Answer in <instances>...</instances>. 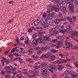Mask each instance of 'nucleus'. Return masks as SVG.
Instances as JSON below:
<instances>
[{
	"label": "nucleus",
	"mask_w": 78,
	"mask_h": 78,
	"mask_svg": "<svg viewBox=\"0 0 78 78\" xmlns=\"http://www.w3.org/2000/svg\"><path fill=\"white\" fill-rule=\"evenodd\" d=\"M52 2L54 3H56L57 5H52L50 8V10H48V11H55V12H58L59 11V6H61V3L59 0H53Z\"/></svg>",
	"instance_id": "f257e3e1"
},
{
	"label": "nucleus",
	"mask_w": 78,
	"mask_h": 78,
	"mask_svg": "<svg viewBox=\"0 0 78 78\" xmlns=\"http://www.w3.org/2000/svg\"><path fill=\"white\" fill-rule=\"evenodd\" d=\"M38 44H44L45 41L44 39L42 38H35L32 41V44L34 45H37V43Z\"/></svg>",
	"instance_id": "f03ea898"
},
{
	"label": "nucleus",
	"mask_w": 78,
	"mask_h": 78,
	"mask_svg": "<svg viewBox=\"0 0 78 78\" xmlns=\"http://www.w3.org/2000/svg\"><path fill=\"white\" fill-rule=\"evenodd\" d=\"M40 21L41 25L43 26L44 28H46L48 27H49V23L47 22H45L43 20L41 19H40Z\"/></svg>",
	"instance_id": "7ed1b4c3"
},
{
	"label": "nucleus",
	"mask_w": 78,
	"mask_h": 78,
	"mask_svg": "<svg viewBox=\"0 0 78 78\" xmlns=\"http://www.w3.org/2000/svg\"><path fill=\"white\" fill-rule=\"evenodd\" d=\"M71 33L72 34V35H70L69 36V37H70L71 38H72V39H73L75 41H77V39L75 38V37L76 36H77V35L78 34V32L76 31L74 32Z\"/></svg>",
	"instance_id": "20e7f679"
},
{
	"label": "nucleus",
	"mask_w": 78,
	"mask_h": 78,
	"mask_svg": "<svg viewBox=\"0 0 78 78\" xmlns=\"http://www.w3.org/2000/svg\"><path fill=\"white\" fill-rule=\"evenodd\" d=\"M69 9V12L70 13H73V9L74 8V5L73 3H69L68 6Z\"/></svg>",
	"instance_id": "39448f33"
},
{
	"label": "nucleus",
	"mask_w": 78,
	"mask_h": 78,
	"mask_svg": "<svg viewBox=\"0 0 78 78\" xmlns=\"http://www.w3.org/2000/svg\"><path fill=\"white\" fill-rule=\"evenodd\" d=\"M51 31L52 32V34H53L54 36H56V34H59V31L58 30H56V28H52L51 29Z\"/></svg>",
	"instance_id": "423d86ee"
},
{
	"label": "nucleus",
	"mask_w": 78,
	"mask_h": 78,
	"mask_svg": "<svg viewBox=\"0 0 78 78\" xmlns=\"http://www.w3.org/2000/svg\"><path fill=\"white\" fill-rule=\"evenodd\" d=\"M47 69L44 68H42L41 74L42 75H46L47 74Z\"/></svg>",
	"instance_id": "0eeeda50"
},
{
	"label": "nucleus",
	"mask_w": 78,
	"mask_h": 78,
	"mask_svg": "<svg viewBox=\"0 0 78 78\" xmlns=\"http://www.w3.org/2000/svg\"><path fill=\"white\" fill-rule=\"evenodd\" d=\"M50 9L47 11V13H48L47 15H50V16L52 17V18H53V17H55V13H54L53 12H51L50 13V12H51L52 11H54V10H52V11H50Z\"/></svg>",
	"instance_id": "6e6552de"
},
{
	"label": "nucleus",
	"mask_w": 78,
	"mask_h": 78,
	"mask_svg": "<svg viewBox=\"0 0 78 78\" xmlns=\"http://www.w3.org/2000/svg\"><path fill=\"white\" fill-rule=\"evenodd\" d=\"M56 48H59L61 46H62V45H64V44H63L62 43H61V41H58L56 43Z\"/></svg>",
	"instance_id": "1a4fd4ad"
},
{
	"label": "nucleus",
	"mask_w": 78,
	"mask_h": 78,
	"mask_svg": "<svg viewBox=\"0 0 78 78\" xmlns=\"http://www.w3.org/2000/svg\"><path fill=\"white\" fill-rule=\"evenodd\" d=\"M59 10H60V11H62V12H64L65 11H67V9H66V8L65 7V6L64 5H62L60 6L59 9Z\"/></svg>",
	"instance_id": "9d476101"
},
{
	"label": "nucleus",
	"mask_w": 78,
	"mask_h": 78,
	"mask_svg": "<svg viewBox=\"0 0 78 78\" xmlns=\"http://www.w3.org/2000/svg\"><path fill=\"white\" fill-rule=\"evenodd\" d=\"M16 76L18 78H22V72L21 71H18L16 74Z\"/></svg>",
	"instance_id": "9b49d317"
},
{
	"label": "nucleus",
	"mask_w": 78,
	"mask_h": 78,
	"mask_svg": "<svg viewBox=\"0 0 78 78\" xmlns=\"http://www.w3.org/2000/svg\"><path fill=\"white\" fill-rule=\"evenodd\" d=\"M63 69L64 66H63L60 65H57V69L58 70H59V71H61V70H62V69Z\"/></svg>",
	"instance_id": "f8f14e48"
},
{
	"label": "nucleus",
	"mask_w": 78,
	"mask_h": 78,
	"mask_svg": "<svg viewBox=\"0 0 78 78\" xmlns=\"http://www.w3.org/2000/svg\"><path fill=\"white\" fill-rule=\"evenodd\" d=\"M43 40L44 41H47V42H50V38L49 37L47 36H45L43 37Z\"/></svg>",
	"instance_id": "ddd939ff"
},
{
	"label": "nucleus",
	"mask_w": 78,
	"mask_h": 78,
	"mask_svg": "<svg viewBox=\"0 0 78 78\" xmlns=\"http://www.w3.org/2000/svg\"><path fill=\"white\" fill-rule=\"evenodd\" d=\"M34 26H38V25L40 23V20H37L34 22Z\"/></svg>",
	"instance_id": "4468645a"
},
{
	"label": "nucleus",
	"mask_w": 78,
	"mask_h": 78,
	"mask_svg": "<svg viewBox=\"0 0 78 78\" xmlns=\"http://www.w3.org/2000/svg\"><path fill=\"white\" fill-rule=\"evenodd\" d=\"M61 22V21L59 20V19L58 18H56L55 20L54 21V23L56 25H58Z\"/></svg>",
	"instance_id": "2eb2a0df"
},
{
	"label": "nucleus",
	"mask_w": 78,
	"mask_h": 78,
	"mask_svg": "<svg viewBox=\"0 0 78 78\" xmlns=\"http://www.w3.org/2000/svg\"><path fill=\"white\" fill-rule=\"evenodd\" d=\"M2 60H1V63L2 64V66H3L5 65V62H6L7 60L5 57H2Z\"/></svg>",
	"instance_id": "dca6fc26"
},
{
	"label": "nucleus",
	"mask_w": 78,
	"mask_h": 78,
	"mask_svg": "<svg viewBox=\"0 0 78 78\" xmlns=\"http://www.w3.org/2000/svg\"><path fill=\"white\" fill-rule=\"evenodd\" d=\"M65 44L66 45H68L66 47V48H70V47L72 45V43H71L70 42H69V43L68 42H66V41H65Z\"/></svg>",
	"instance_id": "f3484780"
},
{
	"label": "nucleus",
	"mask_w": 78,
	"mask_h": 78,
	"mask_svg": "<svg viewBox=\"0 0 78 78\" xmlns=\"http://www.w3.org/2000/svg\"><path fill=\"white\" fill-rule=\"evenodd\" d=\"M66 28L67 30L69 31L68 32H69V33H70L72 31V29H71V27H70V26L69 25L67 26H66Z\"/></svg>",
	"instance_id": "a211bd4d"
},
{
	"label": "nucleus",
	"mask_w": 78,
	"mask_h": 78,
	"mask_svg": "<svg viewBox=\"0 0 78 78\" xmlns=\"http://www.w3.org/2000/svg\"><path fill=\"white\" fill-rule=\"evenodd\" d=\"M50 47V46H45V47H43L41 48V50L42 51H44V50H47V49H49Z\"/></svg>",
	"instance_id": "6ab92c4d"
},
{
	"label": "nucleus",
	"mask_w": 78,
	"mask_h": 78,
	"mask_svg": "<svg viewBox=\"0 0 78 78\" xmlns=\"http://www.w3.org/2000/svg\"><path fill=\"white\" fill-rule=\"evenodd\" d=\"M12 69V66H6L4 68L5 70H6Z\"/></svg>",
	"instance_id": "aec40b11"
},
{
	"label": "nucleus",
	"mask_w": 78,
	"mask_h": 78,
	"mask_svg": "<svg viewBox=\"0 0 78 78\" xmlns=\"http://www.w3.org/2000/svg\"><path fill=\"white\" fill-rule=\"evenodd\" d=\"M32 58H33L34 59V60H37V59H38V58H39V56H38V55H36V56L35 55H33L32 56H31Z\"/></svg>",
	"instance_id": "412c9836"
},
{
	"label": "nucleus",
	"mask_w": 78,
	"mask_h": 78,
	"mask_svg": "<svg viewBox=\"0 0 78 78\" xmlns=\"http://www.w3.org/2000/svg\"><path fill=\"white\" fill-rule=\"evenodd\" d=\"M49 66L50 67H51L52 69H54V70H55L56 69V66L55 65H54L53 64H50L49 65Z\"/></svg>",
	"instance_id": "4be33fe9"
},
{
	"label": "nucleus",
	"mask_w": 78,
	"mask_h": 78,
	"mask_svg": "<svg viewBox=\"0 0 78 78\" xmlns=\"http://www.w3.org/2000/svg\"><path fill=\"white\" fill-rule=\"evenodd\" d=\"M36 30L38 31V32H43L42 28L41 27H37L36 28Z\"/></svg>",
	"instance_id": "5701e85b"
},
{
	"label": "nucleus",
	"mask_w": 78,
	"mask_h": 78,
	"mask_svg": "<svg viewBox=\"0 0 78 78\" xmlns=\"http://www.w3.org/2000/svg\"><path fill=\"white\" fill-rule=\"evenodd\" d=\"M66 19L68 20H69V22H70L71 23V24H72V20L73 19L71 17H69V16H66Z\"/></svg>",
	"instance_id": "b1692460"
},
{
	"label": "nucleus",
	"mask_w": 78,
	"mask_h": 78,
	"mask_svg": "<svg viewBox=\"0 0 78 78\" xmlns=\"http://www.w3.org/2000/svg\"><path fill=\"white\" fill-rule=\"evenodd\" d=\"M45 58H48L51 56V53L48 52V54L44 55Z\"/></svg>",
	"instance_id": "393cba45"
},
{
	"label": "nucleus",
	"mask_w": 78,
	"mask_h": 78,
	"mask_svg": "<svg viewBox=\"0 0 78 78\" xmlns=\"http://www.w3.org/2000/svg\"><path fill=\"white\" fill-rule=\"evenodd\" d=\"M47 63H45V62H42L41 64V66L42 67H47Z\"/></svg>",
	"instance_id": "a878e982"
},
{
	"label": "nucleus",
	"mask_w": 78,
	"mask_h": 78,
	"mask_svg": "<svg viewBox=\"0 0 78 78\" xmlns=\"http://www.w3.org/2000/svg\"><path fill=\"white\" fill-rule=\"evenodd\" d=\"M38 36L40 37H44V34H43V32H38Z\"/></svg>",
	"instance_id": "bb28decb"
},
{
	"label": "nucleus",
	"mask_w": 78,
	"mask_h": 78,
	"mask_svg": "<svg viewBox=\"0 0 78 78\" xmlns=\"http://www.w3.org/2000/svg\"><path fill=\"white\" fill-rule=\"evenodd\" d=\"M56 39H57V40L61 39V41H62L64 40V38L62 37V36H61L60 35H58V36H57L56 37Z\"/></svg>",
	"instance_id": "cd10ccee"
},
{
	"label": "nucleus",
	"mask_w": 78,
	"mask_h": 78,
	"mask_svg": "<svg viewBox=\"0 0 78 78\" xmlns=\"http://www.w3.org/2000/svg\"><path fill=\"white\" fill-rule=\"evenodd\" d=\"M59 20H60L61 22L66 21V18H63V16H60Z\"/></svg>",
	"instance_id": "c85d7f7f"
},
{
	"label": "nucleus",
	"mask_w": 78,
	"mask_h": 78,
	"mask_svg": "<svg viewBox=\"0 0 78 78\" xmlns=\"http://www.w3.org/2000/svg\"><path fill=\"white\" fill-rule=\"evenodd\" d=\"M28 62H29V63L30 64H33V59H31L30 58H28L27 59Z\"/></svg>",
	"instance_id": "c756f323"
},
{
	"label": "nucleus",
	"mask_w": 78,
	"mask_h": 78,
	"mask_svg": "<svg viewBox=\"0 0 78 78\" xmlns=\"http://www.w3.org/2000/svg\"><path fill=\"white\" fill-rule=\"evenodd\" d=\"M60 61L62 64H64V63H66L67 62V60H64L63 58H60Z\"/></svg>",
	"instance_id": "7c9ffc66"
},
{
	"label": "nucleus",
	"mask_w": 78,
	"mask_h": 78,
	"mask_svg": "<svg viewBox=\"0 0 78 78\" xmlns=\"http://www.w3.org/2000/svg\"><path fill=\"white\" fill-rule=\"evenodd\" d=\"M51 55V56L50 57H51V58H51V60L52 61H54V60L55 59V58H56V57L55 55Z\"/></svg>",
	"instance_id": "2f4dec72"
},
{
	"label": "nucleus",
	"mask_w": 78,
	"mask_h": 78,
	"mask_svg": "<svg viewBox=\"0 0 78 78\" xmlns=\"http://www.w3.org/2000/svg\"><path fill=\"white\" fill-rule=\"evenodd\" d=\"M67 4H69V3H73L74 0H66Z\"/></svg>",
	"instance_id": "473e14b6"
},
{
	"label": "nucleus",
	"mask_w": 78,
	"mask_h": 78,
	"mask_svg": "<svg viewBox=\"0 0 78 78\" xmlns=\"http://www.w3.org/2000/svg\"><path fill=\"white\" fill-rule=\"evenodd\" d=\"M59 51L58 50H56L54 49H52L50 50V51L52 53H57V52H58Z\"/></svg>",
	"instance_id": "72a5a7b5"
},
{
	"label": "nucleus",
	"mask_w": 78,
	"mask_h": 78,
	"mask_svg": "<svg viewBox=\"0 0 78 78\" xmlns=\"http://www.w3.org/2000/svg\"><path fill=\"white\" fill-rule=\"evenodd\" d=\"M16 37H17V39H16V43H17L18 44H20V41H19V38H18V37H19L18 36H17Z\"/></svg>",
	"instance_id": "f704fd0d"
},
{
	"label": "nucleus",
	"mask_w": 78,
	"mask_h": 78,
	"mask_svg": "<svg viewBox=\"0 0 78 78\" xmlns=\"http://www.w3.org/2000/svg\"><path fill=\"white\" fill-rule=\"evenodd\" d=\"M34 50H41V49H40V47L39 46L34 47Z\"/></svg>",
	"instance_id": "c9c22d12"
},
{
	"label": "nucleus",
	"mask_w": 78,
	"mask_h": 78,
	"mask_svg": "<svg viewBox=\"0 0 78 78\" xmlns=\"http://www.w3.org/2000/svg\"><path fill=\"white\" fill-rule=\"evenodd\" d=\"M66 3V1L65 0H62L61 1V3L63 5H64Z\"/></svg>",
	"instance_id": "e433bc0d"
},
{
	"label": "nucleus",
	"mask_w": 78,
	"mask_h": 78,
	"mask_svg": "<svg viewBox=\"0 0 78 78\" xmlns=\"http://www.w3.org/2000/svg\"><path fill=\"white\" fill-rule=\"evenodd\" d=\"M69 36H70V35H69L68 37H66V40L67 41H70L71 39H70V38H71V37H70Z\"/></svg>",
	"instance_id": "4c0bfd02"
},
{
	"label": "nucleus",
	"mask_w": 78,
	"mask_h": 78,
	"mask_svg": "<svg viewBox=\"0 0 78 78\" xmlns=\"http://www.w3.org/2000/svg\"><path fill=\"white\" fill-rule=\"evenodd\" d=\"M52 76L53 78H56L58 76V75L56 74H54L52 75Z\"/></svg>",
	"instance_id": "58836bf2"
},
{
	"label": "nucleus",
	"mask_w": 78,
	"mask_h": 78,
	"mask_svg": "<svg viewBox=\"0 0 78 78\" xmlns=\"http://www.w3.org/2000/svg\"><path fill=\"white\" fill-rule=\"evenodd\" d=\"M53 24H54V22L53 21H51L49 22V25L50 26H52L53 25Z\"/></svg>",
	"instance_id": "ea45409f"
},
{
	"label": "nucleus",
	"mask_w": 78,
	"mask_h": 78,
	"mask_svg": "<svg viewBox=\"0 0 78 78\" xmlns=\"http://www.w3.org/2000/svg\"><path fill=\"white\" fill-rule=\"evenodd\" d=\"M36 37H37V34H34L32 35L33 39H35Z\"/></svg>",
	"instance_id": "a19ab883"
},
{
	"label": "nucleus",
	"mask_w": 78,
	"mask_h": 78,
	"mask_svg": "<svg viewBox=\"0 0 78 78\" xmlns=\"http://www.w3.org/2000/svg\"><path fill=\"white\" fill-rule=\"evenodd\" d=\"M5 74V72L3 71H2L1 73V76H3Z\"/></svg>",
	"instance_id": "79ce46f5"
},
{
	"label": "nucleus",
	"mask_w": 78,
	"mask_h": 78,
	"mask_svg": "<svg viewBox=\"0 0 78 78\" xmlns=\"http://www.w3.org/2000/svg\"><path fill=\"white\" fill-rule=\"evenodd\" d=\"M48 16L47 17L48 19L49 20H51L52 19V17L50 16V15H48Z\"/></svg>",
	"instance_id": "37998d69"
},
{
	"label": "nucleus",
	"mask_w": 78,
	"mask_h": 78,
	"mask_svg": "<svg viewBox=\"0 0 78 78\" xmlns=\"http://www.w3.org/2000/svg\"><path fill=\"white\" fill-rule=\"evenodd\" d=\"M41 66H40L38 65H37L35 66V68L36 69H39L40 68H41Z\"/></svg>",
	"instance_id": "c03bdc74"
},
{
	"label": "nucleus",
	"mask_w": 78,
	"mask_h": 78,
	"mask_svg": "<svg viewBox=\"0 0 78 78\" xmlns=\"http://www.w3.org/2000/svg\"><path fill=\"white\" fill-rule=\"evenodd\" d=\"M9 55H8V56L9 57V58H12L13 57V55L12 54V53H9Z\"/></svg>",
	"instance_id": "a18cd8bd"
},
{
	"label": "nucleus",
	"mask_w": 78,
	"mask_h": 78,
	"mask_svg": "<svg viewBox=\"0 0 78 78\" xmlns=\"http://www.w3.org/2000/svg\"><path fill=\"white\" fill-rule=\"evenodd\" d=\"M40 59H42L43 58H45V55L44 54H42V55H41L40 57Z\"/></svg>",
	"instance_id": "49530a36"
},
{
	"label": "nucleus",
	"mask_w": 78,
	"mask_h": 78,
	"mask_svg": "<svg viewBox=\"0 0 78 78\" xmlns=\"http://www.w3.org/2000/svg\"><path fill=\"white\" fill-rule=\"evenodd\" d=\"M58 41V40L57 39L53 40L51 41V42L52 43H56Z\"/></svg>",
	"instance_id": "de8ad7c7"
},
{
	"label": "nucleus",
	"mask_w": 78,
	"mask_h": 78,
	"mask_svg": "<svg viewBox=\"0 0 78 78\" xmlns=\"http://www.w3.org/2000/svg\"><path fill=\"white\" fill-rule=\"evenodd\" d=\"M50 45L51 47H55V46H56L55 44H53L52 43H51L50 44Z\"/></svg>",
	"instance_id": "09e8293b"
},
{
	"label": "nucleus",
	"mask_w": 78,
	"mask_h": 78,
	"mask_svg": "<svg viewBox=\"0 0 78 78\" xmlns=\"http://www.w3.org/2000/svg\"><path fill=\"white\" fill-rule=\"evenodd\" d=\"M71 77L72 78H75L76 77H77V75L75 74H73L71 75Z\"/></svg>",
	"instance_id": "8fccbe9b"
},
{
	"label": "nucleus",
	"mask_w": 78,
	"mask_h": 78,
	"mask_svg": "<svg viewBox=\"0 0 78 78\" xmlns=\"http://www.w3.org/2000/svg\"><path fill=\"white\" fill-rule=\"evenodd\" d=\"M72 17L73 19L74 20H77L76 17L73 16H72Z\"/></svg>",
	"instance_id": "3c124183"
},
{
	"label": "nucleus",
	"mask_w": 78,
	"mask_h": 78,
	"mask_svg": "<svg viewBox=\"0 0 78 78\" xmlns=\"http://www.w3.org/2000/svg\"><path fill=\"white\" fill-rule=\"evenodd\" d=\"M48 14V13H47V12L46 13H44L43 15V17H47V15Z\"/></svg>",
	"instance_id": "603ef678"
},
{
	"label": "nucleus",
	"mask_w": 78,
	"mask_h": 78,
	"mask_svg": "<svg viewBox=\"0 0 78 78\" xmlns=\"http://www.w3.org/2000/svg\"><path fill=\"white\" fill-rule=\"evenodd\" d=\"M28 31L29 33H31L32 32V31H33V30H32L31 28H30L28 29Z\"/></svg>",
	"instance_id": "864d4df0"
},
{
	"label": "nucleus",
	"mask_w": 78,
	"mask_h": 78,
	"mask_svg": "<svg viewBox=\"0 0 78 78\" xmlns=\"http://www.w3.org/2000/svg\"><path fill=\"white\" fill-rule=\"evenodd\" d=\"M63 32L64 33H66H66H69V32L68 30H67V29H64L63 30Z\"/></svg>",
	"instance_id": "5fc2aeb1"
},
{
	"label": "nucleus",
	"mask_w": 78,
	"mask_h": 78,
	"mask_svg": "<svg viewBox=\"0 0 78 78\" xmlns=\"http://www.w3.org/2000/svg\"><path fill=\"white\" fill-rule=\"evenodd\" d=\"M65 74L66 75H70V71H67L65 73Z\"/></svg>",
	"instance_id": "6e6d98bb"
},
{
	"label": "nucleus",
	"mask_w": 78,
	"mask_h": 78,
	"mask_svg": "<svg viewBox=\"0 0 78 78\" xmlns=\"http://www.w3.org/2000/svg\"><path fill=\"white\" fill-rule=\"evenodd\" d=\"M56 28L58 30H61V29H60L61 27H60V25H57V26L56 27Z\"/></svg>",
	"instance_id": "4d7b16f0"
},
{
	"label": "nucleus",
	"mask_w": 78,
	"mask_h": 78,
	"mask_svg": "<svg viewBox=\"0 0 78 78\" xmlns=\"http://www.w3.org/2000/svg\"><path fill=\"white\" fill-rule=\"evenodd\" d=\"M13 55H14L15 56H16V57H17V56H19V53H13Z\"/></svg>",
	"instance_id": "13d9d810"
},
{
	"label": "nucleus",
	"mask_w": 78,
	"mask_h": 78,
	"mask_svg": "<svg viewBox=\"0 0 78 78\" xmlns=\"http://www.w3.org/2000/svg\"><path fill=\"white\" fill-rule=\"evenodd\" d=\"M5 78H10V76L9 74H7L5 75Z\"/></svg>",
	"instance_id": "bf43d9fd"
},
{
	"label": "nucleus",
	"mask_w": 78,
	"mask_h": 78,
	"mask_svg": "<svg viewBox=\"0 0 78 78\" xmlns=\"http://www.w3.org/2000/svg\"><path fill=\"white\" fill-rule=\"evenodd\" d=\"M58 55L60 56H61L62 58H63V56H64V55L62 54V53L59 54Z\"/></svg>",
	"instance_id": "052dcab7"
},
{
	"label": "nucleus",
	"mask_w": 78,
	"mask_h": 78,
	"mask_svg": "<svg viewBox=\"0 0 78 78\" xmlns=\"http://www.w3.org/2000/svg\"><path fill=\"white\" fill-rule=\"evenodd\" d=\"M9 53V51H7L4 52V54L5 55H7Z\"/></svg>",
	"instance_id": "680f3d73"
},
{
	"label": "nucleus",
	"mask_w": 78,
	"mask_h": 78,
	"mask_svg": "<svg viewBox=\"0 0 78 78\" xmlns=\"http://www.w3.org/2000/svg\"><path fill=\"white\" fill-rule=\"evenodd\" d=\"M46 75H47L48 76H50V75H51V74L50 72L47 71V73Z\"/></svg>",
	"instance_id": "e2e57ef3"
},
{
	"label": "nucleus",
	"mask_w": 78,
	"mask_h": 78,
	"mask_svg": "<svg viewBox=\"0 0 78 78\" xmlns=\"http://www.w3.org/2000/svg\"><path fill=\"white\" fill-rule=\"evenodd\" d=\"M24 36L22 37H20V41H24Z\"/></svg>",
	"instance_id": "0e129e2a"
},
{
	"label": "nucleus",
	"mask_w": 78,
	"mask_h": 78,
	"mask_svg": "<svg viewBox=\"0 0 78 78\" xmlns=\"http://www.w3.org/2000/svg\"><path fill=\"white\" fill-rule=\"evenodd\" d=\"M69 73H70V75H72L73 74V73H74V72L73 71H69Z\"/></svg>",
	"instance_id": "69168bd1"
},
{
	"label": "nucleus",
	"mask_w": 78,
	"mask_h": 78,
	"mask_svg": "<svg viewBox=\"0 0 78 78\" xmlns=\"http://www.w3.org/2000/svg\"><path fill=\"white\" fill-rule=\"evenodd\" d=\"M74 2L75 5H77L78 4V1L77 0H75Z\"/></svg>",
	"instance_id": "338daca9"
},
{
	"label": "nucleus",
	"mask_w": 78,
	"mask_h": 78,
	"mask_svg": "<svg viewBox=\"0 0 78 78\" xmlns=\"http://www.w3.org/2000/svg\"><path fill=\"white\" fill-rule=\"evenodd\" d=\"M60 30H63V29H64V25H60Z\"/></svg>",
	"instance_id": "774afa93"
}]
</instances>
